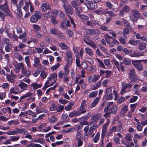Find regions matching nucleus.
Returning a JSON list of instances; mask_svg holds the SVG:
<instances>
[{
	"label": "nucleus",
	"mask_w": 147,
	"mask_h": 147,
	"mask_svg": "<svg viewBox=\"0 0 147 147\" xmlns=\"http://www.w3.org/2000/svg\"><path fill=\"white\" fill-rule=\"evenodd\" d=\"M42 15L40 12L36 11L34 14L32 15L30 18V22L32 23L37 22L39 20H40L42 18Z\"/></svg>",
	"instance_id": "obj_1"
},
{
	"label": "nucleus",
	"mask_w": 147,
	"mask_h": 147,
	"mask_svg": "<svg viewBox=\"0 0 147 147\" xmlns=\"http://www.w3.org/2000/svg\"><path fill=\"white\" fill-rule=\"evenodd\" d=\"M129 78L131 82L135 83L138 79V78L136 74L134 69L132 68L130 70L129 74Z\"/></svg>",
	"instance_id": "obj_2"
},
{
	"label": "nucleus",
	"mask_w": 147,
	"mask_h": 147,
	"mask_svg": "<svg viewBox=\"0 0 147 147\" xmlns=\"http://www.w3.org/2000/svg\"><path fill=\"white\" fill-rule=\"evenodd\" d=\"M0 10L4 11L7 16H10V12L7 2H5L2 5L0 4Z\"/></svg>",
	"instance_id": "obj_3"
},
{
	"label": "nucleus",
	"mask_w": 147,
	"mask_h": 147,
	"mask_svg": "<svg viewBox=\"0 0 147 147\" xmlns=\"http://www.w3.org/2000/svg\"><path fill=\"white\" fill-rule=\"evenodd\" d=\"M84 5H85L90 10L97 8L98 5L95 3H94L90 1L86 0L85 1Z\"/></svg>",
	"instance_id": "obj_4"
},
{
	"label": "nucleus",
	"mask_w": 147,
	"mask_h": 147,
	"mask_svg": "<svg viewBox=\"0 0 147 147\" xmlns=\"http://www.w3.org/2000/svg\"><path fill=\"white\" fill-rule=\"evenodd\" d=\"M105 93L104 98L105 100H110L113 98V94L112 93V89L111 88H107L105 91Z\"/></svg>",
	"instance_id": "obj_5"
},
{
	"label": "nucleus",
	"mask_w": 147,
	"mask_h": 147,
	"mask_svg": "<svg viewBox=\"0 0 147 147\" xmlns=\"http://www.w3.org/2000/svg\"><path fill=\"white\" fill-rule=\"evenodd\" d=\"M132 64L137 68L139 71H141L143 70V66L141 64L140 61L139 60H133L132 61Z\"/></svg>",
	"instance_id": "obj_6"
},
{
	"label": "nucleus",
	"mask_w": 147,
	"mask_h": 147,
	"mask_svg": "<svg viewBox=\"0 0 147 147\" xmlns=\"http://www.w3.org/2000/svg\"><path fill=\"white\" fill-rule=\"evenodd\" d=\"M144 55V51L137 52L130 50L129 55L132 57H139L143 56Z\"/></svg>",
	"instance_id": "obj_7"
},
{
	"label": "nucleus",
	"mask_w": 147,
	"mask_h": 147,
	"mask_svg": "<svg viewBox=\"0 0 147 147\" xmlns=\"http://www.w3.org/2000/svg\"><path fill=\"white\" fill-rule=\"evenodd\" d=\"M63 7L65 9L66 14L68 16L69 18L71 17L69 15H72L73 13V9L71 6H65L63 5Z\"/></svg>",
	"instance_id": "obj_8"
},
{
	"label": "nucleus",
	"mask_w": 147,
	"mask_h": 147,
	"mask_svg": "<svg viewBox=\"0 0 147 147\" xmlns=\"http://www.w3.org/2000/svg\"><path fill=\"white\" fill-rule=\"evenodd\" d=\"M101 115L100 113L96 114L94 115H92L91 117V119L94 123H95L98 121L100 119Z\"/></svg>",
	"instance_id": "obj_9"
},
{
	"label": "nucleus",
	"mask_w": 147,
	"mask_h": 147,
	"mask_svg": "<svg viewBox=\"0 0 147 147\" xmlns=\"http://www.w3.org/2000/svg\"><path fill=\"white\" fill-rule=\"evenodd\" d=\"M22 75H23V76L27 77H29L31 74V72L30 70H27L24 67L22 69Z\"/></svg>",
	"instance_id": "obj_10"
},
{
	"label": "nucleus",
	"mask_w": 147,
	"mask_h": 147,
	"mask_svg": "<svg viewBox=\"0 0 147 147\" xmlns=\"http://www.w3.org/2000/svg\"><path fill=\"white\" fill-rule=\"evenodd\" d=\"M16 129L17 131V134L18 133L21 134L22 133H23L24 135H25L26 133H28L27 130L25 128H21L20 129L18 128H16Z\"/></svg>",
	"instance_id": "obj_11"
},
{
	"label": "nucleus",
	"mask_w": 147,
	"mask_h": 147,
	"mask_svg": "<svg viewBox=\"0 0 147 147\" xmlns=\"http://www.w3.org/2000/svg\"><path fill=\"white\" fill-rule=\"evenodd\" d=\"M42 11H46L47 10H49L50 9V6L47 3H43L42 4L41 7Z\"/></svg>",
	"instance_id": "obj_12"
},
{
	"label": "nucleus",
	"mask_w": 147,
	"mask_h": 147,
	"mask_svg": "<svg viewBox=\"0 0 147 147\" xmlns=\"http://www.w3.org/2000/svg\"><path fill=\"white\" fill-rule=\"evenodd\" d=\"M18 86L23 90H27L28 87V85L27 84L22 81L20 82Z\"/></svg>",
	"instance_id": "obj_13"
},
{
	"label": "nucleus",
	"mask_w": 147,
	"mask_h": 147,
	"mask_svg": "<svg viewBox=\"0 0 147 147\" xmlns=\"http://www.w3.org/2000/svg\"><path fill=\"white\" fill-rule=\"evenodd\" d=\"M128 108L127 105L124 106H123L122 108L121 111L120 113L121 115H123V116H124L128 111Z\"/></svg>",
	"instance_id": "obj_14"
},
{
	"label": "nucleus",
	"mask_w": 147,
	"mask_h": 147,
	"mask_svg": "<svg viewBox=\"0 0 147 147\" xmlns=\"http://www.w3.org/2000/svg\"><path fill=\"white\" fill-rule=\"evenodd\" d=\"M119 44V42L116 39H114L113 38V39L111 41V42L109 43V46L111 47H113L115 45H117Z\"/></svg>",
	"instance_id": "obj_15"
},
{
	"label": "nucleus",
	"mask_w": 147,
	"mask_h": 147,
	"mask_svg": "<svg viewBox=\"0 0 147 147\" xmlns=\"http://www.w3.org/2000/svg\"><path fill=\"white\" fill-rule=\"evenodd\" d=\"M57 75L56 73H53L50 75V76L48 77V80L51 81L52 80H57Z\"/></svg>",
	"instance_id": "obj_16"
},
{
	"label": "nucleus",
	"mask_w": 147,
	"mask_h": 147,
	"mask_svg": "<svg viewBox=\"0 0 147 147\" xmlns=\"http://www.w3.org/2000/svg\"><path fill=\"white\" fill-rule=\"evenodd\" d=\"M83 41L84 42L87 44L90 41H91L90 36L88 34H85L84 35Z\"/></svg>",
	"instance_id": "obj_17"
},
{
	"label": "nucleus",
	"mask_w": 147,
	"mask_h": 147,
	"mask_svg": "<svg viewBox=\"0 0 147 147\" xmlns=\"http://www.w3.org/2000/svg\"><path fill=\"white\" fill-rule=\"evenodd\" d=\"M111 113L115 114H116L118 110V107L116 105H113L110 108Z\"/></svg>",
	"instance_id": "obj_18"
},
{
	"label": "nucleus",
	"mask_w": 147,
	"mask_h": 147,
	"mask_svg": "<svg viewBox=\"0 0 147 147\" xmlns=\"http://www.w3.org/2000/svg\"><path fill=\"white\" fill-rule=\"evenodd\" d=\"M129 10V7L126 5L124 6L122 10L120 12L119 14L121 16L122 15L123 16V12L128 13Z\"/></svg>",
	"instance_id": "obj_19"
},
{
	"label": "nucleus",
	"mask_w": 147,
	"mask_h": 147,
	"mask_svg": "<svg viewBox=\"0 0 147 147\" xmlns=\"http://www.w3.org/2000/svg\"><path fill=\"white\" fill-rule=\"evenodd\" d=\"M100 97H97L95 98L91 104L92 107H95L99 102Z\"/></svg>",
	"instance_id": "obj_20"
},
{
	"label": "nucleus",
	"mask_w": 147,
	"mask_h": 147,
	"mask_svg": "<svg viewBox=\"0 0 147 147\" xmlns=\"http://www.w3.org/2000/svg\"><path fill=\"white\" fill-rule=\"evenodd\" d=\"M43 16L46 19L51 18L52 17V12L51 11H50L48 12L45 13Z\"/></svg>",
	"instance_id": "obj_21"
},
{
	"label": "nucleus",
	"mask_w": 147,
	"mask_h": 147,
	"mask_svg": "<svg viewBox=\"0 0 147 147\" xmlns=\"http://www.w3.org/2000/svg\"><path fill=\"white\" fill-rule=\"evenodd\" d=\"M61 119L63 122H66L69 121L68 115L67 113L62 115Z\"/></svg>",
	"instance_id": "obj_22"
},
{
	"label": "nucleus",
	"mask_w": 147,
	"mask_h": 147,
	"mask_svg": "<svg viewBox=\"0 0 147 147\" xmlns=\"http://www.w3.org/2000/svg\"><path fill=\"white\" fill-rule=\"evenodd\" d=\"M86 32L90 35H94L96 34V32L95 30L91 29H86Z\"/></svg>",
	"instance_id": "obj_23"
},
{
	"label": "nucleus",
	"mask_w": 147,
	"mask_h": 147,
	"mask_svg": "<svg viewBox=\"0 0 147 147\" xmlns=\"http://www.w3.org/2000/svg\"><path fill=\"white\" fill-rule=\"evenodd\" d=\"M30 86L32 87L33 89L34 90L41 88L42 86V85L41 84H38L34 82L32 83Z\"/></svg>",
	"instance_id": "obj_24"
},
{
	"label": "nucleus",
	"mask_w": 147,
	"mask_h": 147,
	"mask_svg": "<svg viewBox=\"0 0 147 147\" xmlns=\"http://www.w3.org/2000/svg\"><path fill=\"white\" fill-rule=\"evenodd\" d=\"M105 38L106 42L108 44L111 41L112 39H113V38L110 36L108 34H106Z\"/></svg>",
	"instance_id": "obj_25"
},
{
	"label": "nucleus",
	"mask_w": 147,
	"mask_h": 147,
	"mask_svg": "<svg viewBox=\"0 0 147 147\" xmlns=\"http://www.w3.org/2000/svg\"><path fill=\"white\" fill-rule=\"evenodd\" d=\"M44 47L45 45H40L39 47H35V49L38 53H40L42 52L44 49L43 47Z\"/></svg>",
	"instance_id": "obj_26"
},
{
	"label": "nucleus",
	"mask_w": 147,
	"mask_h": 147,
	"mask_svg": "<svg viewBox=\"0 0 147 147\" xmlns=\"http://www.w3.org/2000/svg\"><path fill=\"white\" fill-rule=\"evenodd\" d=\"M76 66L78 67H81V65L80 64V57L78 55H76Z\"/></svg>",
	"instance_id": "obj_27"
},
{
	"label": "nucleus",
	"mask_w": 147,
	"mask_h": 147,
	"mask_svg": "<svg viewBox=\"0 0 147 147\" xmlns=\"http://www.w3.org/2000/svg\"><path fill=\"white\" fill-rule=\"evenodd\" d=\"M100 134L99 132H98L96 134L95 136L93 138V142L95 143H96L99 139Z\"/></svg>",
	"instance_id": "obj_28"
},
{
	"label": "nucleus",
	"mask_w": 147,
	"mask_h": 147,
	"mask_svg": "<svg viewBox=\"0 0 147 147\" xmlns=\"http://www.w3.org/2000/svg\"><path fill=\"white\" fill-rule=\"evenodd\" d=\"M129 34V30L128 28H125L123 31V36L125 38L127 37L126 35Z\"/></svg>",
	"instance_id": "obj_29"
},
{
	"label": "nucleus",
	"mask_w": 147,
	"mask_h": 147,
	"mask_svg": "<svg viewBox=\"0 0 147 147\" xmlns=\"http://www.w3.org/2000/svg\"><path fill=\"white\" fill-rule=\"evenodd\" d=\"M49 120L50 122L54 123L56 122L57 118L55 116L52 115L49 118Z\"/></svg>",
	"instance_id": "obj_30"
},
{
	"label": "nucleus",
	"mask_w": 147,
	"mask_h": 147,
	"mask_svg": "<svg viewBox=\"0 0 147 147\" xmlns=\"http://www.w3.org/2000/svg\"><path fill=\"white\" fill-rule=\"evenodd\" d=\"M25 61L28 67L30 68L31 67L29 56H26L25 58Z\"/></svg>",
	"instance_id": "obj_31"
},
{
	"label": "nucleus",
	"mask_w": 147,
	"mask_h": 147,
	"mask_svg": "<svg viewBox=\"0 0 147 147\" xmlns=\"http://www.w3.org/2000/svg\"><path fill=\"white\" fill-rule=\"evenodd\" d=\"M11 48L12 47L10 44L7 43L5 46V51L7 52H9Z\"/></svg>",
	"instance_id": "obj_32"
},
{
	"label": "nucleus",
	"mask_w": 147,
	"mask_h": 147,
	"mask_svg": "<svg viewBox=\"0 0 147 147\" xmlns=\"http://www.w3.org/2000/svg\"><path fill=\"white\" fill-rule=\"evenodd\" d=\"M33 93L30 92H28L26 93L24 95L21 96L20 98V99H23L26 98L28 97V96L31 97L32 96Z\"/></svg>",
	"instance_id": "obj_33"
},
{
	"label": "nucleus",
	"mask_w": 147,
	"mask_h": 147,
	"mask_svg": "<svg viewBox=\"0 0 147 147\" xmlns=\"http://www.w3.org/2000/svg\"><path fill=\"white\" fill-rule=\"evenodd\" d=\"M85 51L88 55L90 56H92L93 54L92 50L89 48H86Z\"/></svg>",
	"instance_id": "obj_34"
},
{
	"label": "nucleus",
	"mask_w": 147,
	"mask_h": 147,
	"mask_svg": "<svg viewBox=\"0 0 147 147\" xmlns=\"http://www.w3.org/2000/svg\"><path fill=\"white\" fill-rule=\"evenodd\" d=\"M78 17L82 20L86 21L88 20H89V17L88 16L82 14L79 15Z\"/></svg>",
	"instance_id": "obj_35"
},
{
	"label": "nucleus",
	"mask_w": 147,
	"mask_h": 147,
	"mask_svg": "<svg viewBox=\"0 0 147 147\" xmlns=\"http://www.w3.org/2000/svg\"><path fill=\"white\" fill-rule=\"evenodd\" d=\"M82 139V133L81 131H77L75 139L76 140H78V139Z\"/></svg>",
	"instance_id": "obj_36"
},
{
	"label": "nucleus",
	"mask_w": 147,
	"mask_h": 147,
	"mask_svg": "<svg viewBox=\"0 0 147 147\" xmlns=\"http://www.w3.org/2000/svg\"><path fill=\"white\" fill-rule=\"evenodd\" d=\"M97 94V92L96 91L92 92L89 93L88 97L89 98L95 97Z\"/></svg>",
	"instance_id": "obj_37"
},
{
	"label": "nucleus",
	"mask_w": 147,
	"mask_h": 147,
	"mask_svg": "<svg viewBox=\"0 0 147 147\" xmlns=\"http://www.w3.org/2000/svg\"><path fill=\"white\" fill-rule=\"evenodd\" d=\"M123 63L125 65H129L131 64L130 59L126 58H124Z\"/></svg>",
	"instance_id": "obj_38"
},
{
	"label": "nucleus",
	"mask_w": 147,
	"mask_h": 147,
	"mask_svg": "<svg viewBox=\"0 0 147 147\" xmlns=\"http://www.w3.org/2000/svg\"><path fill=\"white\" fill-rule=\"evenodd\" d=\"M15 68L18 69L20 70L21 68L22 69L24 68L23 64L22 63H20L16 64L15 65Z\"/></svg>",
	"instance_id": "obj_39"
},
{
	"label": "nucleus",
	"mask_w": 147,
	"mask_h": 147,
	"mask_svg": "<svg viewBox=\"0 0 147 147\" xmlns=\"http://www.w3.org/2000/svg\"><path fill=\"white\" fill-rule=\"evenodd\" d=\"M76 8V13L77 15L78 16H79V15H80V14L82 11V7H77V8Z\"/></svg>",
	"instance_id": "obj_40"
},
{
	"label": "nucleus",
	"mask_w": 147,
	"mask_h": 147,
	"mask_svg": "<svg viewBox=\"0 0 147 147\" xmlns=\"http://www.w3.org/2000/svg\"><path fill=\"white\" fill-rule=\"evenodd\" d=\"M129 44L133 45H135L138 44V41L134 39H131L128 41Z\"/></svg>",
	"instance_id": "obj_41"
},
{
	"label": "nucleus",
	"mask_w": 147,
	"mask_h": 147,
	"mask_svg": "<svg viewBox=\"0 0 147 147\" xmlns=\"http://www.w3.org/2000/svg\"><path fill=\"white\" fill-rule=\"evenodd\" d=\"M107 131V129H102V133L101 134V139L102 140H103L106 134Z\"/></svg>",
	"instance_id": "obj_42"
},
{
	"label": "nucleus",
	"mask_w": 147,
	"mask_h": 147,
	"mask_svg": "<svg viewBox=\"0 0 147 147\" xmlns=\"http://www.w3.org/2000/svg\"><path fill=\"white\" fill-rule=\"evenodd\" d=\"M59 45L61 47V48L63 50H67L68 48L67 46L64 43L61 42L59 43Z\"/></svg>",
	"instance_id": "obj_43"
},
{
	"label": "nucleus",
	"mask_w": 147,
	"mask_h": 147,
	"mask_svg": "<svg viewBox=\"0 0 147 147\" xmlns=\"http://www.w3.org/2000/svg\"><path fill=\"white\" fill-rule=\"evenodd\" d=\"M100 81H99L97 83H96L94 86H93L92 90H95L100 88L101 85Z\"/></svg>",
	"instance_id": "obj_44"
},
{
	"label": "nucleus",
	"mask_w": 147,
	"mask_h": 147,
	"mask_svg": "<svg viewBox=\"0 0 147 147\" xmlns=\"http://www.w3.org/2000/svg\"><path fill=\"white\" fill-rule=\"evenodd\" d=\"M86 101L85 100H83L82 101L81 105L80 107V110H81L84 109L86 106Z\"/></svg>",
	"instance_id": "obj_45"
},
{
	"label": "nucleus",
	"mask_w": 147,
	"mask_h": 147,
	"mask_svg": "<svg viewBox=\"0 0 147 147\" xmlns=\"http://www.w3.org/2000/svg\"><path fill=\"white\" fill-rule=\"evenodd\" d=\"M100 77V76L99 75H94L93 77L92 78V82H95L97 81L99 79Z\"/></svg>",
	"instance_id": "obj_46"
},
{
	"label": "nucleus",
	"mask_w": 147,
	"mask_h": 147,
	"mask_svg": "<svg viewBox=\"0 0 147 147\" xmlns=\"http://www.w3.org/2000/svg\"><path fill=\"white\" fill-rule=\"evenodd\" d=\"M16 9L18 16L20 17H22L23 16V14L21 9L20 7L18 8V6H17Z\"/></svg>",
	"instance_id": "obj_47"
},
{
	"label": "nucleus",
	"mask_w": 147,
	"mask_h": 147,
	"mask_svg": "<svg viewBox=\"0 0 147 147\" xmlns=\"http://www.w3.org/2000/svg\"><path fill=\"white\" fill-rule=\"evenodd\" d=\"M33 26L34 28V31L35 32H36L41 29L40 27L37 25L34 24Z\"/></svg>",
	"instance_id": "obj_48"
},
{
	"label": "nucleus",
	"mask_w": 147,
	"mask_h": 147,
	"mask_svg": "<svg viewBox=\"0 0 147 147\" xmlns=\"http://www.w3.org/2000/svg\"><path fill=\"white\" fill-rule=\"evenodd\" d=\"M97 61L99 63L98 66H99V67H100L103 69H106L104 64L103 63V62L102 61H101L99 59H98Z\"/></svg>",
	"instance_id": "obj_49"
},
{
	"label": "nucleus",
	"mask_w": 147,
	"mask_h": 147,
	"mask_svg": "<svg viewBox=\"0 0 147 147\" xmlns=\"http://www.w3.org/2000/svg\"><path fill=\"white\" fill-rule=\"evenodd\" d=\"M146 44L145 43H141L139 45L138 48L140 51L144 50L146 48Z\"/></svg>",
	"instance_id": "obj_50"
},
{
	"label": "nucleus",
	"mask_w": 147,
	"mask_h": 147,
	"mask_svg": "<svg viewBox=\"0 0 147 147\" xmlns=\"http://www.w3.org/2000/svg\"><path fill=\"white\" fill-rule=\"evenodd\" d=\"M7 78L8 81L11 83H13L15 81L14 77L12 76L11 75L7 76Z\"/></svg>",
	"instance_id": "obj_51"
},
{
	"label": "nucleus",
	"mask_w": 147,
	"mask_h": 147,
	"mask_svg": "<svg viewBox=\"0 0 147 147\" xmlns=\"http://www.w3.org/2000/svg\"><path fill=\"white\" fill-rule=\"evenodd\" d=\"M87 45L90 46L94 49H95L97 47L96 44L92 40L89 42Z\"/></svg>",
	"instance_id": "obj_52"
},
{
	"label": "nucleus",
	"mask_w": 147,
	"mask_h": 147,
	"mask_svg": "<svg viewBox=\"0 0 147 147\" xmlns=\"http://www.w3.org/2000/svg\"><path fill=\"white\" fill-rule=\"evenodd\" d=\"M34 63L33 64L34 67H36V65L40 63V60L38 57H35L34 59Z\"/></svg>",
	"instance_id": "obj_53"
},
{
	"label": "nucleus",
	"mask_w": 147,
	"mask_h": 147,
	"mask_svg": "<svg viewBox=\"0 0 147 147\" xmlns=\"http://www.w3.org/2000/svg\"><path fill=\"white\" fill-rule=\"evenodd\" d=\"M125 100V98L122 96H121L118 99L117 101L118 104H120L121 103L124 102Z\"/></svg>",
	"instance_id": "obj_54"
},
{
	"label": "nucleus",
	"mask_w": 147,
	"mask_h": 147,
	"mask_svg": "<svg viewBox=\"0 0 147 147\" xmlns=\"http://www.w3.org/2000/svg\"><path fill=\"white\" fill-rule=\"evenodd\" d=\"M105 4L107 7L110 9H113V4L109 1H107L105 3Z\"/></svg>",
	"instance_id": "obj_55"
},
{
	"label": "nucleus",
	"mask_w": 147,
	"mask_h": 147,
	"mask_svg": "<svg viewBox=\"0 0 147 147\" xmlns=\"http://www.w3.org/2000/svg\"><path fill=\"white\" fill-rule=\"evenodd\" d=\"M133 15L135 17L137 18H140V13L137 11H134L133 12Z\"/></svg>",
	"instance_id": "obj_56"
},
{
	"label": "nucleus",
	"mask_w": 147,
	"mask_h": 147,
	"mask_svg": "<svg viewBox=\"0 0 147 147\" xmlns=\"http://www.w3.org/2000/svg\"><path fill=\"white\" fill-rule=\"evenodd\" d=\"M47 75V73H46L44 70L42 71L40 74V76L41 78L43 79H45L46 78Z\"/></svg>",
	"instance_id": "obj_57"
},
{
	"label": "nucleus",
	"mask_w": 147,
	"mask_h": 147,
	"mask_svg": "<svg viewBox=\"0 0 147 147\" xmlns=\"http://www.w3.org/2000/svg\"><path fill=\"white\" fill-rule=\"evenodd\" d=\"M50 110L51 111H53L57 110V107L56 105L55 104L51 105L50 107Z\"/></svg>",
	"instance_id": "obj_58"
},
{
	"label": "nucleus",
	"mask_w": 147,
	"mask_h": 147,
	"mask_svg": "<svg viewBox=\"0 0 147 147\" xmlns=\"http://www.w3.org/2000/svg\"><path fill=\"white\" fill-rule=\"evenodd\" d=\"M59 102L63 105H65V104L68 102V101L66 100H63V98H61L59 100Z\"/></svg>",
	"instance_id": "obj_59"
},
{
	"label": "nucleus",
	"mask_w": 147,
	"mask_h": 147,
	"mask_svg": "<svg viewBox=\"0 0 147 147\" xmlns=\"http://www.w3.org/2000/svg\"><path fill=\"white\" fill-rule=\"evenodd\" d=\"M142 124V123H139L137 125V128L138 130L139 131H140L142 130L143 126L142 125H141Z\"/></svg>",
	"instance_id": "obj_60"
},
{
	"label": "nucleus",
	"mask_w": 147,
	"mask_h": 147,
	"mask_svg": "<svg viewBox=\"0 0 147 147\" xmlns=\"http://www.w3.org/2000/svg\"><path fill=\"white\" fill-rule=\"evenodd\" d=\"M138 97L137 96H134L132 98H130L129 100V102L132 103L135 102L137 99Z\"/></svg>",
	"instance_id": "obj_61"
},
{
	"label": "nucleus",
	"mask_w": 147,
	"mask_h": 147,
	"mask_svg": "<svg viewBox=\"0 0 147 147\" xmlns=\"http://www.w3.org/2000/svg\"><path fill=\"white\" fill-rule=\"evenodd\" d=\"M20 138V137L19 136H13L10 139V140L11 142L16 141L18 140Z\"/></svg>",
	"instance_id": "obj_62"
},
{
	"label": "nucleus",
	"mask_w": 147,
	"mask_h": 147,
	"mask_svg": "<svg viewBox=\"0 0 147 147\" xmlns=\"http://www.w3.org/2000/svg\"><path fill=\"white\" fill-rule=\"evenodd\" d=\"M5 16L6 15L3 11L0 10V18L3 21L4 20Z\"/></svg>",
	"instance_id": "obj_63"
},
{
	"label": "nucleus",
	"mask_w": 147,
	"mask_h": 147,
	"mask_svg": "<svg viewBox=\"0 0 147 147\" xmlns=\"http://www.w3.org/2000/svg\"><path fill=\"white\" fill-rule=\"evenodd\" d=\"M55 17H52L51 18V21L53 24L55 25L57 23L58 21L56 20Z\"/></svg>",
	"instance_id": "obj_64"
}]
</instances>
